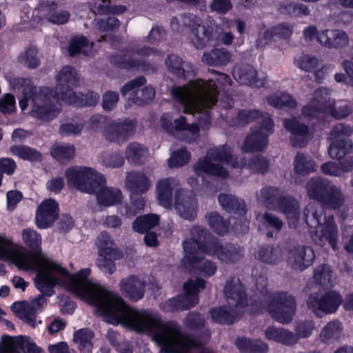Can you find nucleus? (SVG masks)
<instances>
[{
	"label": "nucleus",
	"instance_id": "nucleus-54",
	"mask_svg": "<svg viewBox=\"0 0 353 353\" xmlns=\"http://www.w3.org/2000/svg\"><path fill=\"white\" fill-rule=\"evenodd\" d=\"M93 332L88 329H81L74 334V341L78 345L79 350L84 353H89L92 348V339Z\"/></svg>",
	"mask_w": 353,
	"mask_h": 353
},
{
	"label": "nucleus",
	"instance_id": "nucleus-56",
	"mask_svg": "<svg viewBox=\"0 0 353 353\" xmlns=\"http://www.w3.org/2000/svg\"><path fill=\"white\" fill-rule=\"evenodd\" d=\"M145 199L141 194H130V203L125 206L123 214L126 217L132 218L144 210Z\"/></svg>",
	"mask_w": 353,
	"mask_h": 353
},
{
	"label": "nucleus",
	"instance_id": "nucleus-34",
	"mask_svg": "<svg viewBox=\"0 0 353 353\" xmlns=\"http://www.w3.org/2000/svg\"><path fill=\"white\" fill-rule=\"evenodd\" d=\"M256 221L260 230L268 238L276 236L283 227V223L279 217L268 212L257 214Z\"/></svg>",
	"mask_w": 353,
	"mask_h": 353
},
{
	"label": "nucleus",
	"instance_id": "nucleus-33",
	"mask_svg": "<svg viewBox=\"0 0 353 353\" xmlns=\"http://www.w3.org/2000/svg\"><path fill=\"white\" fill-rule=\"evenodd\" d=\"M285 129L292 133V144L295 147L305 146L310 139L307 127L301 123L296 119L291 118L284 121Z\"/></svg>",
	"mask_w": 353,
	"mask_h": 353
},
{
	"label": "nucleus",
	"instance_id": "nucleus-36",
	"mask_svg": "<svg viewBox=\"0 0 353 353\" xmlns=\"http://www.w3.org/2000/svg\"><path fill=\"white\" fill-rule=\"evenodd\" d=\"M125 157L128 163L134 165H140L149 159L150 151L145 145L133 141L126 146Z\"/></svg>",
	"mask_w": 353,
	"mask_h": 353
},
{
	"label": "nucleus",
	"instance_id": "nucleus-11",
	"mask_svg": "<svg viewBox=\"0 0 353 353\" xmlns=\"http://www.w3.org/2000/svg\"><path fill=\"white\" fill-rule=\"evenodd\" d=\"M68 185L81 192L93 194L101 185L106 183L105 176L95 169L87 166H73L65 173Z\"/></svg>",
	"mask_w": 353,
	"mask_h": 353
},
{
	"label": "nucleus",
	"instance_id": "nucleus-48",
	"mask_svg": "<svg viewBox=\"0 0 353 353\" xmlns=\"http://www.w3.org/2000/svg\"><path fill=\"white\" fill-rule=\"evenodd\" d=\"M93 47V43H90L84 36L76 37L71 39L68 48L71 57L77 54L88 55Z\"/></svg>",
	"mask_w": 353,
	"mask_h": 353
},
{
	"label": "nucleus",
	"instance_id": "nucleus-64",
	"mask_svg": "<svg viewBox=\"0 0 353 353\" xmlns=\"http://www.w3.org/2000/svg\"><path fill=\"white\" fill-rule=\"evenodd\" d=\"M23 243L32 250H40L41 245V236L35 230L30 228L23 229L21 232Z\"/></svg>",
	"mask_w": 353,
	"mask_h": 353
},
{
	"label": "nucleus",
	"instance_id": "nucleus-10",
	"mask_svg": "<svg viewBox=\"0 0 353 353\" xmlns=\"http://www.w3.org/2000/svg\"><path fill=\"white\" fill-rule=\"evenodd\" d=\"M306 190L310 199L317 201L327 208L339 209L345 202L341 188L325 179L311 178L307 183Z\"/></svg>",
	"mask_w": 353,
	"mask_h": 353
},
{
	"label": "nucleus",
	"instance_id": "nucleus-23",
	"mask_svg": "<svg viewBox=\"0 0 353 353\" xmlns=\"http://www.w3.org/2000/svg\"><path fill=\"white\" fill-rule=\"evenodd\" d=\"M176 190H182L179 188V181L177 179L166 177L159 179L155 188L159 204L168 209L172 208Z\"/></svg>",
	"mask_w": 353,
	"mask_h": 353
},
{
	"label": "nucleus",
	"instance_id": "nucleus-27",
	"mask_svg": "<svg viewBox=\"0 0 353 353\" xmlns=\"http://www.w3.org/2000/svg\"><path fill=\"white\" fill-rule=\"evenodd\" d=\"M59 214V205L54 199L44 200L39 206L36 214V224L39 228L50 227Z\"/></svg>",
	"mask_w": 353,
	"mask_h": 353
},
{
	"label": "nucleus",
	"instance_id": "nucleus-55",
	"mask_svg": "<svg viewBox=\"0 0 353 353\" xmlns=\"http://www.w3.org/2000/svg\"><path fill=\"white\" fill-rule=\"evenodd\" d=\"M13 353H21L20 350L28 353H46L42 348L33 343L30 338L25 336L13 337Z\"/></svg>",
	"mask_w": 353,
	"mask_h": 353
},
{
	"label": "nucleus",
	"instance_id": "nucleus-53",
	"mask_svg": "<svg viewBox=\"0 0 353 353\" xmlns=\"http://www.w3.org/2000/svg\"><path fill=\"white\" fill-rule=\"evenodd\" d=\"M205 219L211 230L218 235H224L229 231V225L216 212H208Z\"/></svg>",
	"mask_w": 353,
	"mask_h": 353
},
{
	"label": "nucleus",
	"instance_id": "nucleus-46",
	"mask_svg": "<svg viewBox=\"0 0 353 353\" xmlns=\"http://www.w3.org/2000/svg\"><path fill=\"white\" fill-rule=\"evenodd\" d=\"M230 59V53L223 48L205 52L202 57V61L211 65H226Z\"/></svg>",
	"mask_w": 353,
	"mask_h": 353
},
{
	"label": "nucleus",
	"instance_id": "nucleus-16",
	"mask_svg": "<svg viewBox=\"0 0 353 353\" xmlns=\"http://www.w3.org/2000/svg\"><path fill=\"white\" fill-rule=\"evenodd\" d=\"M330 94V90L327 88H321L316 90L312 100L303 109L304 118L307 119L316 118L319 121L322 120L325 114L332 111V105L334 104Z\"/></svg>",
	"mask_w": 353,
	"mask_h": 353
},
{
	"label": "nucleus",
	"instance_id": "nucleus-49",
	"mask_svg": "<svg viewBox=\"0 0 353 353\" xmlns=\"http://www.w3.org/2000/svg\"><path fill=\"white\" fill-rule=\"evenodd\" d=\"M268 103L276 108L291 109L296 106V102L292 97L285 92H277L268 97Z\"/></svg>",
	"mask_w": 353,
	"mask_h": 353
},
{
	"label": "nucleus",
	"instance_id": "nucleus-17",
	"mask_svg": "<svg viewBox=\"0 0 353 353\" xmlns=\"http://www.w3.org/2000/svg\"><path fill=\"white\" fill-rule=\"evenodd\" d=\"M136 127L137 123L134 119L113 120L105 126L103 137L109 143L122 145L134 133Z\"/></svg>",
	"mask_w": 353,
	"mask_h": 353
},
{
	"label": "nucleus",
	"instance_id": "nucleus-61",
	"mask_svg": "<svg viewBox=\"0 0 353 353\" xmlns=\"http://www.w3.org/2000/svg\"><path fill=\"white\" fill-rule=\"evenodd\" d=\"M93 25L101 33L109 32L117 30L120 23L117 18L114 16L95 19Z\"/></svg>",
	"mask_w": 353,
	"mask_h": 353
},
{
	"label": "nucleus",
	"instance_id": "nucleus-37",
	"mask_svg": "<svg viewBox=\"0 0 353 353\" xmlns=\"http://www.w3.org/2000/svg\"><path fill=\"white\" fill-rule=\"evenodd\" d=\"M343 335L342 323L339 321H332L327 323L321 329L319 339L325 345H332L339 342Z\"/></svg>",
	"mask_w": 353,
	"mask_h": 353
},
{
	"label": "nucleus",
	"instance_id": "nucleus-28",
	"mask_svg": "<svg viewBox=\"0 0 353 353\" xmlns=\"http://www.w3.org/2000/svg\"><path fill=\"white\" fill-rule=\"evenodd\" d=\"M124 185L131 194H142L150 188L152 181L143 172L132 170L126 174Z\"/></svg>",
	"mask_w": 353,
	"mask_h": 353
},
{
	"label": "nucleus",
	"instance_id": "nucleus-32",
	"mask_svg": "<svg viewBox=\"0 0 353 353\" xmlns=\"http://www.w3.org/2000/svg\"><path fill=\"white\" fill-rule=\"evenodd\" d=\"M154 54H157L158 52L150 48H143L136 51L132 50L125 54L123 60L118 61L117 63L120 67L125 68H136L139 70L148 71L150 70L149 65L143 61L138 60L137 57H149Z\"/></svg>",
	"mask_w": 353,
	"mask_h": 353
},
{
	"label": "nucleus",
	"instance_id": "nucleus-13",
	"mask_svg": "<svg viewBox=\"0 0 353 353\" xmlns=\"http://www.w3.org/2000/svg\"><path fill=\"white\" fill-rule=\"evenodd\" d=\"M353 134V127L339 123L332 128L328 139L330 157L333 159H341L349 154L353 148V141L350 137Z\"/></svg>",
	"mask_w": 353,
	"mask_h": 353
},
{
	"label": "nucleus",
	"instance_id": "nucleus-14",
	"mask_svg": "<svg viewBox=\"0 0 353 353\" xmlns=\"http://www.w3.org/2000/svg\"><path fill=\"white\" fill-rule=\"evenodd\" d=\"M174 99L182 105L183 112L192 114H198L199 117L197 119L199 121V123L188 124L187 123V119L184 116H181L179 118L174 119L172 122L170 114H164L161 118V125L164 130L174 136H178L181 132H187L192 136L197 137L200 130L199 125L203 129L208 128L210 123L207 124L204 122V117L201 112L194 110L193 112H186L184 111L183 104L177 99ZM209 123H210V121Z\"/></svg>",
	"mask_w": 353,
	"mask_h": 353
},
{
	"label": "nucleus",
	"instance_id": "nucleus-7",
	"mask_svg": "<svg viewBox=\"0 0 353 353\" xmlns=\"http://www.w3.org/2000/svg\"><path fill=\"white\" fill-rule=\"evenodd\" d=\"M266 284L267 279L264 276H261L256 281V286L259 290L263 291ZM255 307L256 311L252 309V312H260L263 309L267 308L270 316L275 321L282 324H288L293 319L296 303L294 296L287 292L265 291L263 301L256 302Z\"/></svg>",
	"mask_w": 353,
	"mask_h": 353
},
{
	"label": "nucleus",
	"instance_id": "nucleus-43",
	"mask_svg": "<svg viewBox=\"0 0 353 353\" xmlns=\"http://www.w3.org/2000/svg\"><path fill=\"white\" fill-rule=\"evenodd\" d=\"M218 201L222 208L228 212L242 214L247 211L245 202L233 195L221 194L218 197Z\"/></svg>",
	"mask_w": 353,
	"mask_h": 353
},
{
	"label": "nucleus",
	"instance_id": "nucleus-50",
	"mask_svg": "<svg viewBox=\"0 0 353 353\" xmlns=\"http://www.w3.org/2000/svg\"><path fill=\"white\" fill-rule=\"evenodd\" d=\"M96 245L98 248V254H118L119 251L114 246V241L107 232H102L98 236Z\"/></svg>",
	"mask_w": 353,
	"mask_h": 353
},
{
	"label": "nucleus",
	"instance_id": "nucleus-59",
	"mask_svg": "<svg viewBox=\"0 0 353 353\" xmlns=\"http://www.w3.org/2000/svg\"><path fill=\"white\" fill-rule=\"evenodd\" d=\"M10 152L13 155L24 160L37 161L41 159V155L39 152L28 146L14 145L10 148Z\"/></svg>",
	"mask_w": 353,
	"mask_h": 353
},
{
	"label": "nucleus",
	"instance_id": "nucleus-60",
	"mask_svg": "<svg viewBox=\"0 0 353 353\" xmlns=\"http://www.w3.org/2000/svg\"><path fill=\"white\" fill-rule=\"evenodd\" d=\"M317 57L309 54H303L294 59V65L305 72H314L319 66Z\"/></svg>",
	"mask_w": 353,
	"mask_h": 353
},
{
	"label": "nucleus",
	"instance_id": "nucleus-41",
	"mask_svg": "<svg viewBox=\"0 0 353 353\" xmlns=\"http://www.w3.org/2000/svg\"><path fill=\"white\" fill-rule=\"evenodd\" d=\"M235 345L239 351L245 353H266L269 350L268 344L260 339L239 338Z\"/></svg>",
	"mask_w": 353,
	"mask_h": 353
},
{
	"label": "nucleus",
	"instance_id": "nucleus-31",
	"mask_svg": "<svg viewBox=\"0 0 353 353\" xmlns=\"http://www.w3.org/2000/svg\"><path fill=\"white\" fill-rule=\"evenodd\" d=\"M234 79L241 84L263 87L266 83L265 78H259L256 70L250 65H236L233 69Z\"/></svg>",
	"mask_w": 353,
	"mask_h": 353
},
{
	"label": "nucleus",
	"instance_id": "nucleus-5",
	"mask_svg": "<svg viewBox=\"0 0 353 353\" xmlns=\"http://www.w3.org/2000/svg\"><path fill=\"white\" fill-rule=\"evenodd\" d=\"M155 317V342L160 353H212L184 334L176 322H164L157 312Z\"/></svg>",
	"mask_w": 353,
	"mask_h": 353
},
{
	"label": "nucleus",
	"instance_id": "nucleus-4",
	"mask_svg": "<svg viewBox=\"0 0 353 353\" xmlns=\"http://www.w3.org/2000/svg\"><path fill=\"white\" fill-rule=\"evenodd\" d=\"M224 165L232 168H246L252 173L264 174L268 170L270 165L269 161L261 155L249 161L243 156L234 157L229 145H221L210 148L207 151L206 158L200 160L194 168L197 172H206L225 178L228 176V171Z\"/></svg>",
	"mask_w": 353,
	"mask_h": 353
},
{
	"label": "nucleus",
	"instance_id": "nucleus-47",
	"mask_svg": "<svg viewBox=\"0 0 353 353\" xmlns=\"http://www.w3.org/2000/svg\"><path fill=\"white\" fill-rule=\"evenodd\" d=\"M316 163L310 157L302 153H297L294 162L296 174L305 175L315 171Z\"/></svg>",
	"mask_w": 353,
	"mask_h": 353
},
{
	"label": "nucleus",
	"instance_id": "nucleus-12",
	"mask_svg": "<svg viewBox=\"0 0 353 353\" xmlns=\"http://www.w3.org/2000/svg\"><path fill=\"white\" fill-rule=\"evenodd\" d=\"M205 282L200 278L191 279L183 285L185 295L178 296L161 303V309L166 312L185 310L194 306L198 302L197 293L205 288Z\"/></svg>",
	"mask_w": 353,
	"mask_h": 353
},
{
	"label": "nucleus",
	"instance_id": "nucleus-42",
	"mask_svg": "<svg viewBox=\"0 0 353 353\" xmlns=\"http://www.w3.org/2000/svg\"><path fill=\"white\" fill-rule=\"evenodd\" d=\"M218 201L222 208L228 212L242 214L247 211L245 202L233 195L221 194L218 197Z\"/></svg>",
	"mask_w": 353,
	"mask_h": 353
},
{
	"label": "nucleus",
	"instance_id": "nucleus-30",
	"mask_svg": "<svg viewBox=\"0 0 353 353\" xmlns=\"http://www.w3.org/2000/svg\"><path fill=\"white\" fill-rule=\"evenodd\" d=\"M119 286L122 293L130 300L138 301L144 296L145 283L137 276L131 275L123 279Z\"/></svg>",
	"mask_w": 353,
	"mask_h": 353
},
{
	"label": "nucleus",
	"instance_id": "nucleus-1",
	"mask_svg": "<svg viewBox=\"0 0 353 353\" xmlns=\"http://www.w3.org/2000/svg\"><path fill=\"white\" fill-rule=\"evenodd\" d=\"M0 259L11 262L21 270L35 271V285L43 294L50 296L56 285L61 286L94 305L107 322L120 323L139 334L140 310L128 305L117 294L92 283L88 279L90 269L70 274L66 269L43 254H32L2 236Z\"/></svg>",
	"mask_w": 353,
	"mask_h": 353
},
{
	"label": "nucleus",
	"instance_id": "nucleus-52",
	"mask_svg": "<svg viewBox=\"0 0 353 353\" xmlns=\"http://www.w3.org/2000/svg\"><path fill=\"white\" fill-rule=\"evenodd\" d=\"M159 221L158 215L155 214H145L138 216L134 220L132 228L135 232L144 233L156 226Z\"/></svg>",
	"mask_w": 353,
	"mask_h": 353
},
{
	"label": "nucleus",
	"instance_id": "nucleus-62",
	"mask_svg": "<svg viewBox=\"0 0 353 353\" xmlns=\"http://www.w3.org/2000/svg\"><path fill=\"white\" fill-rule=\"evenodd\" d=\"M190 153L185 148H181L172 153L168 165L170 168L182 167L190 161Z\"/></svg>",
	"mask_w": 353,
	"mask_h": 353
},
{
	"label": "nucleus",
	"instance_id": "nucleus-44",
	"mask_svg": "<svg viewBox=\"0 0 353 353\" xmlns=\"http://www.w3.org/2000/svg\"><path fill=\"white\" fill-rule=\"evenodd\" d=\"M304 216L307 225L314 230L323 221L324 214L321 207L315 203L308 204L304 210Z\"/></svg>",
	"mask_w": 353,
	"mask_h": 353
},
{
	"label": "nucleus",
	"instance_id": "nucleus-24",
	"mask_svg": "<svg viewBox=\"0 0 353 353\" xmlns=\"http://www.w3.org/2000/svg\"><path fill=\"white\" fill-rule=\"evenodd\" d=\"M46 304L44 297L39 296L30 302L14 303L12 305V309L21 319L34 327L37 314L43 310Z\"/></svg>",
	"mask_w": 353,
	"mask_h": 353
},
{
	"label": "nucleus",
	"instance_id": "nucleus-25",
	"mask_svg": "<svg viewBox=\"0 0 353 353\" xmlns=\"http://www.w3.org/2000/svg\"><path fill=\"white\" fill-rule=\"evenodd\" d=\"M173 206L176 213L185 219L193 220L197 215V201L185 190H176Z\"/></svg>",
	"mask_w": 353,
	"mask_h": 353
},
{
	"label": "nucleus",
	"instance_id": "nucleus-9",
	"mask_svg": "<svg viewBox=\"0 0 353 353\" xmlns=\"http://www.w3.org/2000/svg\"><path fill=\"white\" fill-rule=\"evenodd\" d=\"M259 203L270 210L283 212L288 219L290 228H296L300 217V208L296 200L291 196H284L279 190L274 187H265L257 195Z\"/></svg>",
	"mask_w": 353,
	"mask_h": 353
},
{
	"label": "nucleus",
	"instance_id": "nucleus-22",
	"mask_svg": "<svg viewBox=\"0 0 353 353\" xmlns=\"http://www.w3.org/2000/svg\"><path fill=\"white\" fill-rule=\"evenodd\" d=\"M199 17L192 19L191 32L189 39L192 45L197 49H202L208 46L214 45L217 41V31L214 32L212 28H206L201 25Z\"/></svg>",
	"mask_w": 353,
	"mask_h": 353
},
{
	"label": "nucleus",
	"instance_id": "nucleus-39",
	"mask_svg": "<svg viewBox=\"0 0 353 353\" xmlns=\"http://www.w3.org/2000/svg\"><path fill=\"white\" fill-rule=\"evenodd\" d=\"M242 313L236 307H230L228 305L214 307L210 311L212 319L218 323L231 324L237 321Z\"/></svg>",
	"mask_w": 353,
	"mask_h": 353
},
{
	"label": "nucleus",
	"instance_id": "nucleus-40",
	"mask_svg": "<svg viewBox=\"0 0 353 353\" xmlns=\"http://www.w3.org/2000/svg\"><path fill=\"white\" fill-rule=\"evenodd\" d=\"M314 282L323 288H331L336 283V276L331 267L327 264H321L316 267L313 274Z\"/></svg>",
	"mask_w": 353,
	"mask_h": 353
},
{
	"label": "nucleus",
	"instance_id": "nucleus-26",
	"mask_svg": "<svg viewBox=\"0 0 353 353\" xmlns=\"http://www.w3.org/2000/svg\"><path fill=\"white\" fill-rule=\"evenodd\" d=\"M315 259L314 252L309 246L297 245L288 252V262L292 268L303 270L312 265Z\"/></svg>",
	"mask_w": 353,
	"mask_h": 353
},
{
	"label": "nucleus",
	"instance_id": "nucleus-38",
	"mask_svg": "<svg viewBox=\"0 0 353 353\" xmlns=\"http://www.w3.org/2000/svg\"><path fill=\"white\" fill-rule=\"evenodd\" d=\"M265 336L283 345H293L297 343V336L294 333L284 327L269 326L265 330Z\"/></svg>",
	"mask_w": 353,
	"mask_h": 353
},
{
	"label": "nucleus",
	"instance_id": "nucleus-58",
	"mask_svg": "<svg viewBox=\"0 0 353 353\" xmlns=\"http://www.w3.org/2000/svg\"><path fill=\"white\" fill-rule=\"evenodd\" d=\"M74 145L64 143H56L50 150L51 155L59 161L72 159L74 157Z\"/></svg>",
	"mask_w": 353,
	"mask_h": 353
},
{
	"label": "nucleus",
	"instance_id": "nucleus-35",
	"mask_svg": "<svg viewBox=\"0 0 353 353\" xmlns=\"http://www.w3.org/2000/svg\"><path fill=\"white\" fill-rule=\"evenodd\" d=\"M104 183L94 193L98 203L105 207H110L120 203L123 200V193L121 189L116 187L106 186Z\"/></svg>",
	"mask_w": 353,
	"mask_h": 353
},
{
	"label": "nucleus",
	"instance_id": "nucleus-18",
	"mask_svg": "<svg viewBox=\"0 0 353 353\" xmlns=\"http://www.w3.org/2000/svg\"><path fill=\"white\" fill-rule=\"evenodd\" d=\"M205 254L216 257L222 263H234L239 261L244 255L242 247L232 243L223 245L218 239L211 241H206Z\"/></svg>",
	"mask_w": 353,
	"mask_h": 353
},
{
	"label": "nucleus",
	"instance_id": "nucleus-6",
	"mask_svg": "<svg viewBox=\"0 0 353 353\" xmlns=\"http://www.w3.org/2000/svg\"><path fill=\"white\" fill-rule=\"evenodd\" d=\"M190 234V237L183 242L185 254L180 265L190 270L194 269L206 278L213 276L217 270L216 264L202 256L207 245L208 231L200 226H194Z\"/></svg>",
	"mask_w": 353,
	"mask_h": 353
},
{
	"label": "nucleus",
	"instance_id": "nucleus-8",
	"mask_svg": "<svg viewBox=\"0 0 353 353\" xmlns=\"http://www.w3.org/2000/svg\"><path fill=\"white\" fill-rule=\"evenodd\" d=\"M263 117L259 126L253 128L245 137L241 149L243 152H259L268 144V136L273 132L274 123L269 114L263 116L257 110H241L238 113V125H245Z\"/></svg>",
	"mask_w": 353,
	"mask_h": 353
},
{
	"label": "nucleus",
	"instance_id": "nucleus-45",
	"mask_svg": "<svg viewBox=\"0 0 353 353\" xmlns=\"http://www.w3.org/2000/svg\"><path fill=\"white\" fill-rule=\"evenodd\" d=\"M278 10L282 14L296 17L307 16L310 13V8L306 5L292 1L280 3L278 6Z\"/></svg>",
	"mask_w": 353,
	"mask_h": 353
},
{
	"label": "nucleus",
	"instance_id": "nucleus-21",
	"mask_svg": "<svg viewBox=\"0 0 353 353\" xmlns=\"http://www.w3.org/2000/svg\"><path fill=\"white\" fill-rule=\"evenodd\" d=\"M223 292L229 307L242 311L248 305L245 290L239 278H230L225 283Z\"/></svg>",
	"mask_w": 353,
	"mask_h": 353
},
{
	"label": "nucleus",
	"instance_id": "nucleus-20",
	"mask_svg": "<svg viewBox=\"0 0 353 353\" xmlns=\"http://www.w3.org/2000/svg\"><path fill=\"white\" fill-rule=\"evenodd\" d=\"M310 233L317 245L323 246L328 243L334 250H336L339 230L333 216H324L323 221Z\"/></svg>",
	"mask_w": 353,
	"mask_h": 353
},
{
	"label": "nucleus",
	"instance_id": "nucleus-51",
	"mask_svg": "<svg viewBox=\"0 0 353 353\" xmlns=\"http://www.w3.org/2000/svg\"><path fill=\"white\" fill-rule=\"evenodd\" d=\"M256 257L263 263L275 264L282 259V250L279 247H263L259 250Z\"/></svg>",
	"mask_w": 353,
	"mask_h": 353
},
{
	"label": "nucleus",
	"instance_id": "nucleus-19",
	"mask_svg": "<svg viewBox=\"0 0 353 353\" xmlns=\"http://www.w3.org/2000/svg\"><path fill=\"white\" fill-rule=\"evenodd\" d=\"M146 83V79L139 76L127 83L121 88L123 97H127L130 101L138 105H142L152 101L155 97V90L152 86L140 88Z\"/></svg>",
	"mask_w": 353,
	"mask_h": 353
},
{
	"label": "nucleus",
	"instance_id": "nucleus-15",
	"mask_svg": "<svg viewBox=\"0 0 353 353\" xmlns=\"http://www.w3.org/2000/svg\"><path fill=\"white\" fill-rule=\"evenodd\" d=\"M343 302L341 294L335 290H329L323 293L311 294L306 302L310 310L317 316L323 314H333L337 311Z\"/></svg>",
	"mask_w": 353,
	"mask_h": 353
},
{
	"label": "nucleus",
	"instance_id": "nucleus-29",
	"mask_svg": "<svg viewBox=\"0 0 353 353\" xmlns=\"http://www.w3.org/2000/svg\"><path fill=\"white\" fill-rule=\"evenodd\" d=\"M318 41L328 48L342 49L349 44L350 38L342 30L327 29L319 33Z\"/></svg>",
	"mask_w": 353,
	"mask_h": 353
},
{
	"label": "nucleus",
	"instance_id": "nucleus-63",
	"mask_svg": "<svg viewBox=\"0 0 353 353\" xmlns=\"http://www.w3.org/2000/svg\"><path fill=\"white\" fill-rule=\"evenodd\" d=\"M120 254H98L97 265L105 273L112 274L115 270V264L114 261L119 259Z\"/></svg>",
	"mask_w": 353,
	"mask_h": 353
},
{
	"label": "nucleus",
	"instance_id": "nucleus-57",
	"mask_svg": "<svg viewBox=\"0 0 353 353\" xmlns=\"http://www.w3.org/2000/svg\"><path fill=\"white\" fill-rule=\"evenodd\" d=\"M19 62L28 68H36L40 65L38 50L34 47L27 48L18 57Z\"/></svg>",
	"mask_w": 353,
	"mask_h": 353
},
{
	"label": "nucleus",
	"instance_id": "nucleus-3",
	"mask_svg": "<svg viewBox=\"0 0 353 353\" xmlns=\"http://www.w3.org/2000/svg\"><path fill=\"white\" fill-rule=\"evenodd\" d=\"M214 77L208 81L196 79L190 81L185 86H175L171 90L174 99H177L183 105L184 111L193 112H201L207 124L210 121V110L217 102V82L221 85H230V78L223 73L213 70Z\"/></svg>",
	"mask_w": 353,
	"mask_h": 353
},
{
	"label": "nucleus",
	"instance_id": "nucleus-2",
	"mask_svg": "<svg viewBox=\"0 0 353 353\" xmlns=\"http://www.w3.org/2000/svg\"><path fill=\"white\" fill-rule=\"evenodd\" d=\"M54 79V91L48 87H35L29 79L17 77L8 81L13 89H21L22 96L19 103L22 111L29 107L31 117L43 122H50L61 112V105L57 101L65 103L76 101L74 88L79 85L77 70L69 65L62 67Z\"/></svg>",
	"mask_w": 353,
	"mask_h": 353
}]
</instances>
